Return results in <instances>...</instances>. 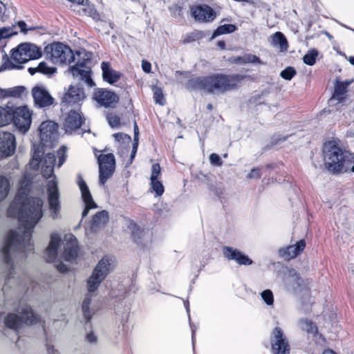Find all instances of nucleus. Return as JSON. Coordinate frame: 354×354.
Wrapping results in <instances>:
<instances>
[{"mask_svg":"<svg viewBox=\"0 0 354 354\" xmlns=\"http://www.w3.org/2000/svg\"><path fill=\"white\" fill-rule=\"evenodd\" d=\"M20 48L24 53L27 54V61L39 59L42 55L41 48L32 44H21Z\"/></svg>","mask_w":354,"mask_h":354,"instance_id":"27","label":"nucleus"},{"mask_svg":"<svg viewBox=\"0 0 354 354\" xmlns=\"http://www.w3.org/2000/svg\"><path fill=\"white\" fill-rule=\"evenodd\" d=\"M203 37V34L201 31H195L185 35L182 42L184 44L191 43L196 40L200 39Z\"/></svg>","mask_w":354,"mask_h":354,"instance_id":"38","label":"nucleus"},{"mask_svg":"<svg viewBox=\"0 0 354 354\" xmlns=\"http://www.w3.org/2000/svg\"><path fill=\"white\" fill-rule=\"evenodd\" d=\"M153 98L157 104L160 105H164L165 104V99L162 90L160 87H156L153 89Z\"/></svg>","mask_w":354,"mask_h":354,"instance_id":"40","label":"nucleus"},{"mask_svg":"<svg viewBox=\"0 0 354 354\" xmlns=\"http://www.w3.org/2000/svg\"><path fill=\"white\" fill-rule=\"evenodd\" d=\"M243 63L244 64H266L263 62L259 57L252 54H245L243 55Z\"/></svg>","mask_w":354,"mask_h":354,"instance_id":"44","label":"nucleus"},{"mask_svg":"<svg viewBox=\"0 0 354 354\" xmlns=\"http://www.w3.org/2000/svg\"><path fill=\"white\" fill-rule=\"evenodd\" d=\"M290 273H292V281L295 282L299 286H300V285H301V283H300L301 279L299 277V275L297 273V272L295 271V270H292V272H290Z\"/></svg>","mask_w":354,"mask_h":354,"instance_id":"57","label":"nucleus"},{"mask_svg":"<svg viewBox=\"0 0 354 354\" xmlns=\"http://www.w3.org/2000/svg\"><path fill=\"white\" fill-rule=\"evenodd\" d=\"M209 162L212 165L221 167L223 165V160L217 153H212L209 156Z\"/></svg>","mask_w":354,"mask_h":354,"instance_id":"49","label":"nucleus"},{"mask_svg":"<svg viewBox=\"0 0 354 354\" xmlns=\"http://www.w3.org/2000/svg\"><path fill=\"white\" fill-rule=\"evenodd\" d=\"M151 187L156 193V196H160L163 194L165 189L162 183L159 179L150 180Z\"/></svg>","mask_w":354,"mask_h":354,"instance_id":"37","label":"nucleus"},{"mask_svg":"<svg viewBox=\"0 0 354 354\" xmlns=\"http://www.w3.org/2000/svg\"><path fill=\"white\" fill-rule=\"evenodd\" d=\"M243 78V75L239 74L214 73L191 78L187 82V88L204 91L209 94L221 95L235 89Z\"/></svg>","mask_w":354,"mask_h":354,"instance_id":"2","label":"nucleus"},{"mask_svg":"<svg viewBox=\"0 0 354 354\" xmlns=\"http://www.w3.org/2000/svg\"><path fill=\"white\" fill-rule=\"evenodd\" d=\"M115 259L113 257L105 256L97 264L91 275L87 281L88 294L83 301L82 310L86 322H88L93 313L89 308L92 300V293L98 288L100 284L104 280L113 268Z\"/></svg>","mask_w":354,"mask_h":354,"instance_id":"4","label":"nucleus"},{"mask_svg":"<svg viewBox=\"0 0 354 354\" xmlns=\"http://www.w3.org/2000/svg\"><path fill=\"white\" fill-rule=\"evenodd\" d=\"M0 119L2 118V120L6 124H10L13 120V107L7 105L5 107L0 106Z\"/></svg>","mask_w":354,"mask_h":354,"instance_id":"35","label":"nucleus"},{"mask_svg":"<svg viewBox=\"0 0 354 354\" xmlns=\"http://www.w3.org/2000/svg\"><path fill=\"white\" fill-rule=\"evenodd\" d=\"M46 354H59L58 351L54 348L53 346L46 345Z\"/></svg>","mask_w":354,"mask_h":354,"instance_id":"61","label":"nucleus"},{"mask_svg":"<svg viewBox=\"0 0 354 354\" xmlns=\"http://www.w3.org/2000/svg\"><path fill=\"white\" fill-rule=\"evenodd\" d=\"M306 242L300 240L294 245H289L279 250V255L285 260H290L299 255L305 248Z\"/></svg>","mask_w":354,"mask_h":354,"instance_id":"21","label":"nucleus"},{"mask_svg":"<svg viewBox=\"0 0 354 354\" xmlns=\"http://www.w3.org/2000/svg\"><path fill=\"white\" fill-rule=\"evenodd\" d=\"M86 98L84 88L79 86H70L62 97V109L75 106L80 109L81 102Z\"/></svg>","mask_w":354,"mask_h":354,"instance_id":"9","label":"nucleus"},{"mask_svg":"<svg viewBox=\"0 0 354 354\" xmlns=\"http://www.w3.org/2000/svg\"><path fill=\"white\" fill-rule=\"evenodd\" d=\"M142 68L145 73H149L151 72V65L148 61L142 60Z\"/></svg>","mask_w":354,"mask_h":354,"instance_id":"54","label":"nucleus"},{"mask_svg":"<svg viewBox=\"0 0 354 354\" xmlns=\"http://www.w3.org/2000/svg\"><path fill=\"white\" fill-rule=\"evenodd\" d=\"M64 241L63 259L66 261L73 262L78 255L77 240L73 234H68L65 236Z\"/></svg>","mask_w":354,"mask_h":354,"instance_id":"17","label":"nucleus"},{"mask_svg":"<svg viewBox=\"0 0 354 354\" xmlns=\"http://www.w3.org/2000/svg\"><path fill=\"white\" fill-rule=\"evenodd\" d=\"M191 15L195 20L201 22L212 21L216 17L215 11L205 4L192 6Z\"/></svg>","mask_w":354,"mask_h":354,"instance_id":"16","label":"nucleus"},{"mask_svg":"<svg viewBox=\"0 0 354 354\" xmlns=\"http://www.w3.org/2000/svg\"><path fill=\"white\" fill-rule=\"evenodd\" d=\"M318 51L313 48L310 50L303 57L304 62L308 66H313L316 62Z\"/></svg>","mask_w":354,"mask_h":354,"instance_id":"36","label":"nucleus"},{"mask_svg":"<svg viewBox=\"0 0 354 354\" xmlns=\"http://www.w3.org/2000/svg\"><path fill=\"white\" fill-rule=\"evenodd\" d=\"M57 124L52 121L43 122L39 127L40 137L42 141H51L57 133Z\"/></svg>","mask_w":354,"mask_h":354,"instance_id":"22","label":"nucleus"},{"mask_svg":"<svg viewBox=\"0 0 354 354\" xmlns=\"http://www.w3.org/2000/svg\"><path fill=\"white\" fill-rule=\"evenodd\" d=\"M56 267H57V269L60 272H62V273L66 272H68V268L67 267V266H66L65 264H64V263H62V262L58 263L56 265Z\"/></svg>","mask_w":354,"mask_h":354,"instance_id":"58","label":"nucleus"},{"mask_svg":"<svg viewBox=\"0 0 354 354\" xmlns=\"http://www.w3.org/2000/svg\"><path fill=\"white\" fill-rule=\"evenodd\" d=\"M28 71L32 75H35L36 73H40L46 75L50 76L57 72V68L48 66L46 62H41L37 67H30Z\"/></svg>","mask_w":354,"mask_h":354,"instance_id":"29","label":"nucleus"},{"mask_svg":"<svg viewBox=\"0 0 354 354\" xmlns=\"http://www.w3.org/2000/svg\"><path fill=\"white\" fill-rule=\"evenodd\" d=\"M32 95L35 104L39 108L48 107L54 102V98L43 86H35L32 89Z\"/></svg>","mask_w":354,"mask_h":354,"instance_id":"15","label":"nucleus"},{"mask_svg":"<svg viewBox=\"0 0 354 354\" xmlns=\"http://www.w3.org/2000/svg\"><path fill=\"white\" fill-rule=\"evenodd\" d=\"M236 26L234 24H224L219 26L214 31L211 39H213L221 35L234 32L236 30Z\"/></svg>","mask_w":354,"mask_h":354,"instance_id":"33","label":"nucleus"},{"mask_svg":"<svg viewBox=\"0 0 354 354\" xmlns=\"http://www.w3.org/2000/svg\"><path fill=\"white\" fill-rule=\"evenodd\" d=\"M34 151L32 159L30 162V166L33 169H38L41 164V171L43 177L49 178L53 175L54 167L55 166L56 159L58 158L57 167H61L66 158V147L62 146L57 151L55 156L53 153H47L43 159H41V151L39 147L34 145Z\"/></svg>","mask_w":354,"mask_h":354,"instance_id":"5","label":"nucleus"},{"mask_svg":"<svg viewBox=\"0 0 354 354\" xmlns=\"http://www.w3.org/2000/svg\"><path fill=\"white\" fill-rule=\"evenodd\" d=\"M86 340L91 344H95L97 339L95 334L93 332H91L86 335Z\"/></svg>","mask_w":354,"mask_h":354,"instance_id":"53","label":"nucleus"},{"mask_svg":"<svg viewBox=\"0 0 354 354\" xmlns=\"http://www.w3.org/2000/svg\"><path fill=\"white\" fill-rule=\"evenodd\" d=\"M97 102L105 107H112L118 101V97L109 91H100L95 94Z\"/></svg>","mask_w":354,"mask_h":354,"instance_id":"24","label":"nucleus"},{"mask_svg":"<svg viewBox=\"0 0 354 354\" xmlns=\"http://www.w3.org/2000/svg\"><path fill=\"white\" fill-rule=\"evenodd\" d=\"M13 122L15 126L23 133L30 129L32 114L26 106L13 108Z\"/></svg>","mask_w":354,"mask_h":354,"instance_id":"12","label":"nucleus"},{"mask_svg":"<svg viewBox=\"0 0 354 354\" xmlns=\"http://www.w3.org/2000/svg\"><path fill=\"white\" fill-rule=\"evenodd\" d=\"M323 354H337V353L330 349H327L323 352Z\"/></svg>","mask_w":354,"mask_h":354,"instance_id":"64","label":"nucleus"},{"mask_svg":"<svg viewBox=\"0 0 354 354\" xmlns=\"http://www.w3.org/2000/svg\"><path fill=\"white\" fill-rule=\"evenodd\" d=\"M6 10V6L0 1V20L2 21H6V16L5 15Z\"/></svg>","mask_w":354,"mask_h":354,"instance_id":"52","label":"nucleus"},{"mask_svg":"<svg viewBox=\"0 0 354 354\" xmlns=\"http://www.w3.org/2000/svg\"><path fill=\"white\" fill-rule=\"evenodd\" d=\"M10 180L4 176L0 175V202L3 201L9 194Z\"/></svg>","mask_w":354,"mask_h":354,"instance_id":"32","label":"nucleus"},{"mask_svg":"<svg viewBox=\"0 0 354 354\" xmlns=\"http://www.w3.org/2000/svg\"><path fill=\"white\" fill-rule=\"evenodd\" d=\"M352 81L337 82L335 86V91L330 100H337L342 102L344 100V95L347 92L348 86Z\"/></svg>","mask_w":354,"mask_h":354,"instance_id":"28","label":"nucleus"},{"mask_svg":"<svg viewBox=\"0 0 354 354\" xmlns=\"http://www.w3.org/2000/svg\"><path fill=\"white\" fill-rule=\"evenodd\" d=\"M17 24L21 30V32H27L28 30H32L35 29L34 28H30L29 29H26V24L24 21H19Z\"/></svg>","mask_w":354,"mask_h":354,"instance_id":"56","label":"nucleus"},{"mask_svg":"<svg viewBox=\"0 0 354 354\" xmlns=\"http://www.w3.org/2000/svg\"><path fill=\"white\" fill-rule=\"evenodd\" d=\"M102 71V77L104 81L111 84H113L120 79V73L115 71L111 67L109 62H102L101 64Z\"/></svg>","mask_w":354,"mask_h":354,"instance_id":"26","label":"nucleus"},{"mask_svg":"<svg viewBox=\"0 0 354 354\" xmlns=\"http://www.w3.org/2000/svg\"><path fill=\"white\" fill-rule=\"evenodd\" d=\"M44 52L54 64H70L75 59L71 48L61 42H53L46 46Z\"/></svg>","mask_w":354,"mask_h":354,"instance_id":"7","label":"nucleus"},{"mask_svg":"<svg viewBox=\"0 0 354 354\" xmlns=\"http://www.w3.org/2000/svg\"><path fill=\"white\" fill-rule=\"evenodd\" d=\"M131 225H133L134 227V230L133 231V237L135 241H138V239L141 238V235L142 234V230H140L136 223H131Z\"/></svg>","mask_w":354,"mask_h":354,"instance_id":"50","label":"nucleus"},{"mask_svg":"<svg viewBox=\"0 0 354 354\" xmlns=\"http://www.w3.org/2000/svg\"><path fill=\"white\" fill-rule=\"evenodd\" d=\"M161 174V167L158 163H155L151 167L150 180L158 179Z\"/></svg>","mask_w":354,"mask_h":354,"instance_id":"47","label":"nucleus"},{"mask_svg":"<svg viewBox=\"0 0 354 354\" xmlns=\"http://www.w3.org/2000/svg\"><path fill=\"white\" fill-rule=\"evenodd\" d=\"M138 147V142L133 141L132 151H131V157H130L131 162L133 161V158H135V156L137 153Z\"/></svg>","mask_w":354,"mask_h":354,"instance_id":"55","label":"nucleus"},{"mask_svg":"<svg viewBox=\"0 0 354 354\" xmlns=\"http://www.w3.org/2000/svg\"><path fill=\"white\" fill-rule=\"evenodd\" d=\"M296 73V70L293 67L288 66L281 72L280 76L284 80H290Z\"/></svg>","mask_w":354,"mask_h":354,"instance_id":"42","label":"nucleus"},{"mask_svg":"<svg viewBox=\"0 0 354 354\" xmlns=\"http://www.w3.org/2000/svg\"><path fill=\"white\" fill-rule=\"evenodd\" d=\"M16 149L15 136L8 131H0V151L6 157L12 156Z\"/></svg>","mask_w":354,"mask_h":354,"instance_id":"18","label":"nucleus"},{"mask_svg":"<svg viewBox=\"0 0 354 354\" xmlns=\"http://www.w3.org/2000/svg\"><path fill=\"white\" fill-rule=\"evenodd\" d=\"M262 299L268 306H272L274 302L273 293L270 290H265L261 293Z\"/></svg>","mask_w":354,"mask_h":354,"instance_id":"43","label":"nucleus"},{"mask_svg":"<svg viewBox=\"0 0 354 354\" xmlns=\"http://www.w3.org/2000/svg\"><path fill=\"white\" fill-rule=\"evenodd\" d=\"M134 137L133 141L138 142L139 140V129L136 122L134 123L133 126Z\"/></svg>","mask_w":354,"mask_h":354,"instance_id":"60","label":"nucleus"},{"mask_svg":"<svg viewBox=\"0 0 354 354\" xmlns=\"http://www.w3.org/2000/svg\"><path fill=\"white\" fill-rule=\"evenodd\" d=\"M272 42L274 46H278L281 50H287L288 42L282 32H275L272 37Z\"/></svg>","mask_w":354,"mask_h":354,"instance_id":"31","label":"nucleus"},{"mask_svg":"<svg viewBox=\"0 0 354 354\" xmlns=\"http://www.w3.org/2000/svg\"><path fill=\"white\" fill-rule=\"evenodd\" d=\"M109 124L112 128L118 127L120 124V118L118 115L115 114H108L106 116Z\"/></svg>","mask_w":354,"mask_h":354,"instance_id":"46","label":"nucleus"},{"mask_svg":"<svg viewBox=\"0 0 354 354\" xmlns=\"http://www.w3.org/2000/svg\"><path fill=\"white\" fill-rule=\"evenodd\" d=\"M222 252L225 258L229 261H234L239 266H250L252 260L241 250L230 246H223Z\"/></svg>","mask_w":354,"mask_h":354,"instance_id":"14","label":"nucleus"},{"mask_svg":"<svg viewBox=\"0 0 354 354\" xmlns=\"http://www.w3.org/2000/svg\"><path fill=\"white\" fill-rule=\"evenodd\" d=\"M17 32L14 30V27H3L0 28V40L9 38L17 35Z\"/></svg>","mask_w":354,"mask_h":354,"instance_id":"41","label":"nucleus"},{"mask_svg":"<svg viewBox=\"0 0 354 354\" xmlns=\"http://www.w3.org/2000/svg\"><path fill=\"white\" fill-rule=\"evenodd\" d=\"M89 62L88 58L78 59L75 64L69 67V71L74 77L85 82L90 87L95 84L91 77V70L86 64Z\"/></svg>","mask_w":354,"mask_h":354,"instance_id":"13","label":"nucleus"},{"mask_svg":"<svg viewBox=\"0 0 354 354\" xmlns=\"http://www.w3.org/2000/svg\"><path fill=\"white\" fill-rule=\"evenodd\" d=\"M323 156L325 167L334 174L349 171L354 162V155L334 140L324 143Z\"/></svg>","mask_w":354,"mask_h":354,"instance_id":"3","label":"nucleus"},{"mask_svg":"<svg viewBox=\"0 0 354 354\" xmlns=\"http://www.w3.org/2000/svg\"><path fill=\"white\" fill-rule=\"evenodd\" d=\"M231 59H232V62L234 64H245L243 63V55L233 57L231 58Z\"/></svg>","mask_w":354,"mask_h":354,"instance_id":"59","label":"nucleus"},{"mask_svg":"<svg viewBox=\"0 0 354 354\" xmlns=\"http://www.w3.org/2000/svg\"><path fill=\"white\" fill-rule=\"evenodd\" d=\"M83 122L80 109H71L63 124L66 133L78 129Z\"/></svg>","mask_w":354,"mask_h":354,"instance_id":"19","label":"nucleus"},{"mask_svg":"<svg viewBox=\"0 0 354 354\" xmlns=\"http://www.w3.org/2000/svg\"><path fill=\"white\" fill-rule=\"evenodd\" d=\"M24 91L25 88L24 86L15 87L10 92L11 95L17 97H21V95L24 93Z\"/></svg>","mask_w":354,"mask_h":354,"instance_id":"51","label":"nucleus"},{"mask_svg":"<svg viewBox=\"0 0 354 354\" xmlns=\"http://www.w3.org/2000/svg\"><path fill=\"white\" fill-rule=\"evenodd\" d=\"M113 136L114 137L115 141H117L118 142L121 143L122 145H129L131 141V136L126 133H114L113 135Z\"/></svg>","mask_w":354,"mask_h":354,"instance_id":"39","label":"nucleus"},{"mask_svg":"<svg viewBox=\"0 0 354 354\" xmlns=\"http://www.w3.org/2000/svg\"><path fill=\"white\" fill-rule=\"evenodd\" d=\"M109 213L106 210L97 212L93 217L91 228L95 230L97 227L104 225L109 221Z\"/></svg>","mask_w":354,"mask_h":354,"instance_id":"30","label":"nucleus"},{"mask_svg":"<svg viewBox=\"0 0 354 354\" xmlns=\"http://www.w3.org/2000/svg\"><path fill=\"white\" fill-rule=\"evenodd\" d=\"M190 327H191V329H192V344H193V348H194V346H195V333H196V328L194 326H193L191 323H190Z\"/></svg>","mask_w":354,"mask_h":354,"instance_id":"62","label":"nucleus"},{"mask_svg":"<svg viewBox=\"0 0 354 354\" xmlns=\"http://www.w3.org/2000/svg\"><path fill=\"white\" fill-rule=\"evenodd\" d=\"M17 312L19 315L15 313H9L4 319L5 326L15 331L18 330L24 324L32 325L40 322V317L36 315L32 308L25 304L19 307Z\"/></svg>","mask_w":354,"mask_h":354,"instance_id":"6","label":"nucleus"},{"mask_svg":"<svg viewBox=\"0 0 354 354\" xmlns=\"http://www.w3.org/2000/svg\"><path fill=\"white\" fill-rule=\"evenodd\" d=\"M47 200L50 216L53 220L60 219L62 218L60 194L55 176H53V179L48 180L47 183Z\"/></svg>","mask_w":354,"mask_h":354,"instance_id":"8","label":"nucleus"},{"mask_svg":"<svg viewBox=\"0 0 354 354\" xmlns=\"http://www.w3.org/2000/svg\"><path fill=\"white\" fill-rule=\"evenodd\" d=\"M78 185L82 194V198L85 203V207L82 212V218L87 216L91 209L97 208V205L94 202L89 189L86 182L81 178H79Z\"/></svg>","mask_w":354,"mask_h":354,"instance_id":"20","label":"nucleus"},{"mask_svg":"<svg viewBox=\"0 0 354 354\" xmlns=\"http://www.w3.org/2000/svg\"><path fill=\"white\" fill-rule=\"evenodd\" d=\"M60 241L61 238L57 233L51 234L49 245L45 252V258L48 262H54L57 259Z\"/></svg>","mask_w":354,"mask_h":354,"instance_id":"23","label":"nucleus"},{"mask_svg":"<svg viewBox=\"0 0 354 354\" xmlns=\"http://www.w3.org/2000/svg\"><path fill=\"white\" fill-rule=\"evenodd\" d=\"M261 176V169L259 167H254L251 169L250 172L247 175L248 179H259Z\"/></svg>","mask_w":354,"mask_h":354,"instance_id":"48","label":"nucleus"},{"mask_svg":"<svg viewBox=\"0 0 354 354\" xmlns=\"http://www.w3.org/2000/svg\"><path fill=\"white\" fill-rule=\"evenodd\" d=\"M29 187L21 186L8 209V215L10 217L18 216L19 222L22 228L10 230L6 244L3 248V255L5 263L9 268V274L6 279V286L8 285L14 278V266L12 257L17 255L24 257L34 250L31 242L33 228L43 217L44 201L39 197L26 198Z\"/></svg>","mask_w":354,"mask_h":354,"instance_id":"1","label":"nucleus"},{"mask_svg":"<svg viewBox=\"0 0 354 354\" xmlns=\"http://www.w3.org/2000/svg\"><path fill=\"white\" fill-rule=\"evenodd\" d=\"M97 162L99 164V183L101 185H104L115 171V157L113 153L102 154L98 156Z\"/></svg>","mask_w":354,"mask_h":354,"instance_id":"10","label":"nucleus"},{"mask_svg":"<svg viewBox=\"0 0 354 354\" xmlns=\"http://www.w3.org/2000/svg\"><path fill=\"white\" fill-rule=\"evenodd\" d=\"M216 45L221 50L225 49V43L224 41H218Z\"/></svg>","mask_w":354,"mask_h":354,"instance_id":"63","label":"nucleus"},{"mask_svg":"<svg viewBox=\"0 0 354 354\" xmlns=\"http://www.w3.org/2000/svg\"><path fill=\"white\" fill-rule=\"evenodd\" d=\"M27 54L24 53L20 48V45L17 46L15 49L12 50L10 60H9L7 63H5V68L12 69L15 68H20L19 66H16L15 64H21L27 62Z\"/></svg>","mask_w":354,"mask_h":354,"instance_id":"25","label":"nucleus"},{"mask_svg":"<svg viewBox=\"0 0 354 354\" xmlns=\"http://www.w3.org/2000/svg\"><path fill=\"white\" fill-rule=\"evenodd\" d=\"M272 354H290V346L288 339L279 327H275L270 335Z\"/></svg>","mask_w":354,"mask_h":354,"instance_id":"11","label":"nucleus"},{"mask_svg":"<svg viewBox=\"0 0 354 354\" xmlns=\"http://www.w3.org/2000/svg\"><path fill=\"white\" fill-rule=\"evenodd\" d=\"M84 15L92 17L95 20L99 19V14L93 6H87L83 8Z\"/></svg>","mask_w":354,"mask_h":354,"instance_id":"45","label":"nucleus"},{"mask_svg":"<svg viewBox=\"0 0 354 354\" xmlns=\"http://www.w3.org/2000/svg\"><path fill=\"white\" fill-rule=\"evenodd\" d=\"M299 326L302 330L306 331L308 334L315 335L317 333V326L310 320L301 319L299 322Z\"/></svg>","mask_w":354,"mask_h":354,"instance_id":"34","label":"nucleus"}]
</instances>
